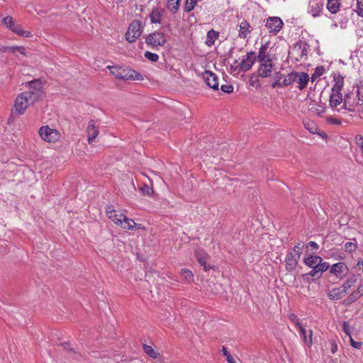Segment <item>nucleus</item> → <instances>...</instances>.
Masks as SVG:
<instances>
[{
	"instance_id": "nucleus-56",
	"label": "nucleus",
	"mask_w": 363,
	"mask_h": 363,
	"mask_svg": "<svg viewBox=\"0 0 363 363\" xmlns=\"http://www.w3.org/2000/svg\"><path fill=\"white\" fill-rule=\"evenodd\" d=\"M337 350V345L335 342L331 344V352L335 354Z\"/></svg>"
},
{
	"instance_id": "nucleus-52",
	"label": "nucleus",
	"mask_w": 363,
	"mask_h": 363,
	"mask_svg": "<svg viewBox=\"0 0 363 363\" xmlns=\"http://www.w3.org/2000/svg\"><path fill=\"white\" fill-rule=\"evenodd\" d=\"M327 121L330 124H335V125H340L341 124V121L340 119L335 118L333 117H328Z\"/></svg>"
},
{
	"instance_id": "nucleus-33",
	"label": "nucleus",
	"mask_w": 363,
	"mask_h": 363,
	"mask_svg": "<svg viewBox=\"0 0 363 363\" xmlns=\"http://www.w3.org/2000/svg\"><path fill=\"white\" fill-rule=\"evenodd\" d=\"M180 274L186 283H190L194 279V275L192 272L189 269H182Z\"/></svg>"
},
{
	"instance_id": "nucleus-2",
	"label": "nucleus",
	"mask_w": 363,
	"mask_h": 363,
	"mask_svg": "<svg viewBox=\"0 0 363 363\" xmlns=\"http://www.w3.org/2000/svg\"><path fill=\"white\" fill-rule=\"evenodd\" d=\"M38 134L42 140L50 143H55L60 139V132L48 125L40 127L38 130Z\"/></svg>"
},
{
	"instance_id": "nucleus-40",
	"label": "nucleus",
	"mask_w": 363,
	"mask_h": 363,
	"mask_svg": "<svg viewBox=\"0 0 363 363\" xmlns=\"http://www.w3.org/2000/svg\"><path fill=\"white\" fill-rule=\"evenodd\" d=\"M325 72V69L323 67H318L315 69L314 73L312 74L311 79L312 81L315 80L318 77H320Z\"/></svg>"
},
{
	"instance_id": "nucleus-28",
	"label": "nucleus",
	"mask_w": 363,
	"mask_h": 363,
	"mask_svg": "<svg viewBox=\"0 0 363 363\" xmlns=\"http://www.w3.org/2000/svg\"><path fill=\"white\" fill-rule=\"evenodd\" d=\"M340 0H328L326 7L331 13H337L340 9Z\"/></svg>"
},
{
	"instance_id": "nucleus-17",
	"label": "nucleus",
	"mask_w": 363,
	"mask_h": 363,
	"mask_svg": "<svg viewBox=\"0 0 363 363\" xmlns=\"http://www.w3.org/2000/svg\"><path fill=\"white\" fill-rule=\"evenodd\" d=\"M250 32V23L247 21L242 20L239 24L238 37L240 38H246Z\"/></svg>"
},
{
	"instance_id": "nucleus-45",
	"label": "nucleus",
	"mask_w": 363,
	"mask_h": 363,
	"mask_svg": "<svg viewBox=\"0 0 363 363\" xmlns=\"http://www.w3.org/2000/svg\"><path fill=\"white\" fill-rule=\"evenodd\" d=\"M140 191L144 195L150 196L153 193V189L152 187L148 186L147 184H143L140 187Z\"/></svg>"
},
{
	"instance_id": "nucleus-21",
	"label": "nucleus",
	"mask_w": 363,
	"mask_h": 363,
	"mask_svg": "<svg viewBox=\"0 0 363 363\" xmlns=\"http://www.w3.org/2000/svg\"><path fill=\"white\" fill-rule=\"evenodd\" d=\"M299 330V334L303 339L305 345L308 346H311L313 341H312V336H313V331L311 330H309L308 332L305 329L304 326L301 327Z\"/></svg>"
},
{
	"instance_id": "nucleus-58",
	"label": "nucleus",
	"mask_w": 363,
	"mask_h": 363,
	"mask_svg": "<svg viewBox=\"0 0 363 363\" xmlns=\"http://www.w3.org/2000/svg\"><path fill=\"white\" fill-rule=\"evenodd\" d=\"M305 127L309 130L311 133H314L315 130H317L316 127H309L308 123H305Z\"/></svg>"
},
{
	"instance_id": "nucleus-36",
	"label": "nucleus",
	"mask_w": 363,
	"mask_h": 363,
	"mask_svg": "<svg viewBox=\"0 0 363 363\" xmlns=\"http://www.w3.org/2000/svg\"><path fill=\"white\" fill-rule=\"evenodd\" d=\"M28 86L33 91H42L43 84L41 81L36 79L28 82Z\"/></svg>"
},
{
	"instance_id": "nucleus-10",
	"label": "nucleus",
	"mask_w": 363,
	"mask_h": 363,
	"mask_svg": "<svg viewBox=\"0 0 363 363\" xmlns=\"http://www.w3.org/2000/svg\"><path fill=\"white\" fill-rule=\"evenodd\" d=\"M348 271L349 268L345 262H342L333 264L330 269V273L335 274L340 279L345 277Z\"/></svg>"
},
{
	"instance_id": "nucleus-5",
	"label": "nucleus",
	"mask_w": 363,
	"mask_h": 363,
	"mask_svg": "<svg viewBox=\"0 0 363 363\" xmlns=\"http://www.w3.org/2000/svg\"><path fill=\"white\" fill-rule=\"evenodd\" d=\"M145 42L152 48H158L164 45L167 38L164 33L157 31L149 34L145 39Z\"/></svg>"
},
{
	"instance_id": "nucleus-9",
	"label": "nucleus",
	"mask_w": 363,
	"mask_h": 363,
	"mask_svg": "<svg viewBox=\"0 0 363 363\" xmlns=\"http://www.w3.org/2000/svg\"><path fill=\"white\" fill-rule=\"evenodd\" d=\"M257 60V55L255 52L250 51L245 56L242 57V60L240 64V68L243 72H247L251 69L252 65Z\"/></svg>"
},
{
	"instance_id": "nucleus-54",
	"label": "nucleus",
	"mask_w": 363,
	"mask_h": 363,
	"mask_svg": "<svg viewBox=\"0 0 363 363\" xmlns=\"http://www.w3.org/2000/svg\"><path fill=\"white\" fill-rule=\"evenodd\" d=\"M308 247L312 248L313 250H318V244L315 242H314V241H310L308 243Z\"/></svg>"
},
{
	"instance_id": "nucleus-62",
	"label": "nucleus",
	"mask_w": 363,
	"mask_h": 363,
	"mask_svg": "<svg viewBox=\"0 0 363 363\" xmlns=\"http://www.w3.org/2000/svg\"><path fill=\"white\" fill-rule=\"evenodd\" d=\"M357 96L359 97V101H360V105H362L363 104V96L361 97L360 96V93H359V91L358 90L357 91Z\"/></svg>"
},
{
	"instance_id": "nucleus-35",
	"label": "nucleus",
	"mask_w": 363,
	"mask_h": 363,
	"mask_svg": "<svg viewBox=\"0 0 363 363\" xmlns=\"http://www.w3.org/2000/svg\"><path fill=\"white\" fill-rule=\"evenodd\" d=\"M162 18V13L157 10H153L150 14V20L153 23H160Z\"/></svg>"
},
{
	"instance_id": "nucleus-32",
	"label": "nucleus",
	"mask_w": 363,
	"mask_h": 363,
	"mask_svg": "<svg viewBox=\"0 0 363 363\" xmlns=\"http://www.w3.org/2000/svg\"><path fill=\"white\" fill-rule=\"evenodd\" d=\"M179 6V0H167V8L173 13L177 12Z\"/></svg>"
},
{
	"instance_id": "nucleus-30",
	"label": "nucleus",
	"mask_w": 363,
	"mask_h": 363,
	"mask_svg": "<svg viewBox=\"0 0 363 363\" xmlns=\"http://www.w3.org/2000/svg\"><path fill=\"white\" fill-rule=\"evenodd\" d=\"M218 33L216 31L213 30H209L207 33L206 44L208 46H212L214 44L215 40L218 38Z\"/></svg>"
},
{
	"instance_id": "nucleus-43",
	"label": "nucleus",
	"mask_w": 363,
	"mask_h": 363,
	"mask_svg": "<svg viewBox=\"0 0 363 363\" xmlns=\"http://www.w3.org/2000/svg\"><path fill=\"white\" fill-rule=\"evenodd\" d=\"M145 57L151 62H157L159 60V55L157 54L148 51L145 52Z\"/></svg>"
},
{
	"instance_id": "nucleus-29",
	"label": "nucleus",
	"mask_w": 363,
	"mask_h": 363,
	"mask_svg": "<svg viewBox=\"0 0 363 363\" xmlns=\"http://www.w3.org/2000/svg\"><path fill=\"white\" fill-rule=\"evenodd\" d=\"M120 226L125 230H133L135 227L138 226L139 228L140 225H137L133 220L129 219L125 216V218L122 220V224Z\"/></svg>"
},
{
	"instance_id": "nucleus-7",
	"label": "nucleus",
	"mask_w": 363,
	"mask_h": 363,
	"mask_svg": "<svg viewBox=\"0 0 363 363\" xmlns=\"http://www.w3.org/2000/svg\"><path fill=\"white\" fill-rule=\"evenodd\" d=\"M28 94H20L16 99L15 101V110L19 114L22 115L28 106L32 104L27 97H30Z\"/></svg>"
},
{
	"instance_id": "nucleus-48",
	"label": "nucleus",
	"mask_w": 363,
	"mask_h": 363,
	"mask_svg": "<svg viewBox=\"0 0 363 363\" xmlns=\"http://www.w3.org/2000/svg\"><path fill=\"white\" fill-rule=\"evenodd\" d=\"M220 89L224 93L230 94L233 91V86L230 84H223L220 86Z\"/></svg>"
},
{
	"instance_id": "nucleus-4",
	"label": "nucleus",
	"mask_w": 363,
	"mask_h": 363,
	"mask_svg": "<svg viewBox=\"0 0 363 363\" xmlns=\"http://www.w3.org/2000/svg\"><path fill=\"white\" fill-rule=\"evenodd\" d=\"M142 34L141 22L138 20L133 21L128 28L125 33V39L129 43H134Z\"/></svg>"
},
{
	"instance_id": "nucleus-59",
	"label": "nucleus",
	"mask_w": 363,
	"mask_h": 363,
	"mask_svg": "<svg viewBox=\"0 0 363 363\" xmlns=\"http://www.w3.org/2000/svg\"><path fill=\"white\" fill-rule=\"evenodd\" d=\"M315 111L318 115H320L324 112V108L321 106H318Z\"/></svg>"
},
{
	"instance_id": "nucleus-53",
	"label": "nucleus",
	"mask_w": 363,
	"mask_h": 363,
	"mask_svg": "<svg viewBox=\"0 0 363 363\" xmlns=\"http://www.w3.org/2000/svg\"><path fill=\"white\" fill-rule=\"evenodd\" d=\"M356 143L360 147L361 150L363 151V137L359 135L356 138Z\"/></svg>"
},
{
	"instance_id": "nucleus-31",
	"label": "nucleus",
	"mask_w": 363,
	"mask_h": 363,
	"mask_svg": "<svg viewBox=\"0 0 363 363\" xmlns=\"http://www.w3.org/2000/svg\"><path fill=\"white\" fill-rule=\"evenodd\" d=\"M23 94H28L30 96V97H27L29 101L33 104H34L35 101H38L40 98H41V96H42V91H33V90H31V91H25V92H23Z\"/></svg>"
},
{
	"instance_id": "nucleus-57",
	"label": "nucleus",
	"mask_w": 363,
	"mask_h": 363,
	"mask_svg": "<svg viewBox=\"0 0 363 363\" xmlns=\"http://www.w3.org/2000/svg\"><path fill=\"white\" fill-rule=\"evenodd\" d=\"M274 77H275V81L274 82H281V77H282V74L280 73V72H276L275 73V75H274Z\"/></svg>"
},
{
	"instance_id": "nucleus-63",
	"label": "nucleus",
	"mask_w": 363,
	"mask_h": 363,
	"mask_svg": "<svg viewBox=\"0 0 363 363\" xmlns=\"http://www.w3.org/2000/svg\"><path fill=\"white\" fill-rule=\"evenodd\" d=\"M228 363H237L233 357H230L228 356Z\"/></svg>"
},
{
	"instance_id": "nucleus-18",
	"label": "nucleus",
	"mask_w": 363,
	"mask_h": 363,
	"mask_svg": "<svg viewBox=\"0 0 363 363\" xmlns=\"http://www.w3.org/2000/svg\"><path fill=\"white\" fill-rule=\"evenodd\" d=\"M297 74V83L298 84V89L300 90L304 89L309 81V76L306 72H295Z\"/></svg>"
},
{
	"instance_id": "nucleus-24",
	"label": "nucleus",
	"mask_w": 363,
	"mask_h": 363,
	"mask_svg": "<svg viewBox=\"0 0 363 363\" xmlns=\"http://www.w3.org/2000/svg\"><path fill=\"white\" fill-rule=\"evenodd\" d=\"M16 51L26 55L25 48L22 46H4L0 44V52H15Z\"/></svg>"
},
{
	"instance_id": "nucleus-51",
	"label": "nucleus",
	"mask_w": 363,
	"mask_h": 363,
	"mask_svg": "<svg viewBox=\"0 0 363 363\" xmlns=\"http://www.w3.org/2000/svg\"><path fill=\"white\" fill-rule=\"evenodd\" d=\"M320 271L323 272L327 271L328 269H330L331 267H330V264L328 262H320Z\"/></svg>"
},
{
	"instance_id": "nucleus-1",
	"label": "nucleus",
	"mask_w": 363,
	"mask_h": 363,
	"mask_svg": "<svg viewBox=\"0 0 363 363\" xmlns=\"http://www.w3.org/2000/svg\"><path fill=\"white\" fill-rule=\"evenodd\" d=\"M111 73L116 77L124 80H143V76L133 69H124L118 66H107Z\"/></svg>"
},
{
	"instance_id": "nucleus-38",
	"label": "nucleus",
	"mask_w": 363,
	"mask_h": 363,
	"mask_svg": "<svg viewBox=\"0 0 363 363\" xmlns=\"http://www.w3.org/2000/svg\"><path fill=\"white\" fill-rule=\"evenodd\" d=\"M288 318H289V320L291 321L293 323H294L298 329L301 328V327H303V325H301V323L299 321L298 318L294 313H289Z\"/></svg>"
},
{
	"instance_id": "nucleus-49",
	"label": "nucleus",
	"mask_w": 363,
	"mask_h": 363,
	"mask_svg": "<svg viewBox=\"0 0 363 363\" xmlns=\"http://www.w3.org/2000/svg\"><path fill=\"white\" fill-rule=\"evenodd\" d=\"M350 342H351V345L354 347V348H356V349H360L362 346V342H356L354 341L352 337H350Z\"/></svg>"
},
{
	"instance_id": "nucleus-3",
	"label": "nucleus",
	"mask_w": 363,
	"mask_h": 363,
	"mask_svg": "<svg viewBox=\"0 0 363 363\" xmlns=\"http://www.w3.org/2000/svg\"><path fill=\"white\" fill-rule=\"evenodd\" d=\"M2 23L6 26L8 29L19 36L26 38H30L32 36L30 32L23 30L20 25L16 23L14 19L11 16H6L4 18Z\"/></svg>"
},
{
	"instance_id": "nucleus-41",
	"label": "nucleus",
	"mask_w": 363,
	"mask_h": 363,
	"mask_svg": "<svg viewBox=\"0 0 363 363\" xmlns=\"http://www.w3.org/2000/svg\"><path fill=\"white\" fill-rule=\"evenodd\" d=\"M347 98V95L345 96L344 105L342 106L341 109L344 108L349 111L353 112L354 111V106L348 101Z\"/></svg>"
},
{
	"instance_id": "nucleus-22",
	"label": "nucleus",
	"mask_w": 363,
	"mask_h": 363,
	"mask_svg": "<svg viewBox=\"0 0 363 363\" xmlns=\"http://www.w3.org/2000/svg\"><path fill=\"white\" fill-rule=\"evenodd\" d=\"M267 44L262 45L259 50V54L257 56V60L259 62H267V61H271L269 55L267 52Z\"/></svg>"
},
{
	"instance_id": "nucleus-42",
	"label": "nucleus",
	"mask_w": 363,
	"mask_h": 363,
	"mask_svg": "<svg viewBox=\"0 0 363 363\" xmlns=\"http://www.w3.org/2000/svg\"><path fill=\"white\" fill-rule=\"evenodd\" d=\"M363 295V292L359 291V288L357 289V291L352 293L350 296L349 299L351 302H353L356 300H357L360 296Z\"/></svg>"
},
{
	"instance_id": "nucleus-60",
	"label": "nucleus",
	"mask_w": 363,
	"mask_h": 363,
	"mask_svg": "<svg viewBox=\"0 0 363 363\" xmlns=\"http://www.w3.org/2000/svg\"><path fill=\"white\" fill-rule=\"evenodd\" d=\"M222 352L223 355L226 357V360L228 361V356L230 357H233L227 351V349L225 347H223Z\"/></svg>"
},
{
	"instance_id": "nucleus-50",
	"label": "nucleus",
	"mask_w": 363,
	"mask_h": 363,
	"mask_svg": "<svg viewBox=\"0 0 363 363\" xmlns=\"http://www.w3.org/2000/svg\"><path fill=\"white\" fill-rule=\"evenodd\" d=\"M354 267L357 271L363 272V259L362 258L358 259L357 262Z\"/></svg>"
},
{
	"instance_id": "nucleus-27",
	"label": "nucleus",
	"mask_w": 363,
	"mask_h": 363,
	"mask_svg": "<svg viewBox=\"0 0 363 363\" xmlns=\"http://www.w3.org/2000/svg\"><path fill=\"white\" fill-rule=\"evenodd\" d=\"M359 277L360 274H352L348 278L346 282L343 284L342 288L343 291H345V294L347 293V290L357 282Z\"/></svg>"
},
{
	"instance_id": "nucleus-13",
	"label": "nucleus",
	"mask_w": 363,
	"mask_h": 363,
	"mask_svg": "<svg viewBox=\"0 0 363 363\" xmlns=\"http://www.w3.org/2000/svg\"><path fill=\"white\" fill-rule=\"evenodd\" d=\"M273 67L272 60L267 61V62H259V66L257 70L258 75L263 78L270 77L272 75Z\"/></svg>"
},
{
	"instance_id": "nucleus-19",
	"label": "nucleus",
	"mask_w": 363,
	"mask_h": 363,
	"mask_svg": "<svg viewBox=\"0 0 363 363\" xmlns=\"http://www.w3.org/2000/svg\"><path fill=\"white\" fill-rule=\"evenodd\" d=\"M196 257L199 262L203 267V269L206 272L208 271L211 267L206 264L207 259H208V255L205 252L202 250H198L196 252Z\"/></svg>"
},
{
	"instance_id": "nucleus-55",
	"label": "nucleus",
	"mask_w": 363,
	"mask_h": 363,
	"mask_svg": "<svg viewBox=\"0 0 363 363\" xmlns=\"http://www.w3.org/2000/svg\"><path fill=\"white\" fill-rule=\"evenodd\" d=\"M312 269H314L316 271V272L318 274V277L321 276L322 272L320 271V264L313 267Z\"/></svg>"
},
{
	"instance_id": "nucleus-20",
	"label": "nucleus",
	"mask_w": 363,
	"mask_h": 363,
	"mask_svg": "<svg viewBox=\"0 0 363 363\" xmlns=\"http://www.w3.org/2000/svg\"><path fill=\"white\" fill-rule=\"evenodd\" d=\"M299 259H296V257L292 254L288 253L286 257V269L288 272H291L294 270L296 267Z\"/></svg>"
},
{
	"instance_id": "nucleus-12",
	"label": "nucleus",
	"mask_w": 363,
	"mask_h": 363,
	"mask_svg": "<svg viewBox=\"0 0 363 363\" xmlns=\"http://www.w3.org/2000/svg\"><path fill=\"white\" fill-rule=\"evenodd\" d=\"M106 214L109 219L118 225L122 224V220L125 218V214L122 213L119 211L113 209L112 206L107 207Z\"/></svg>"
},
{
	"instance_id": "nucleus-61",
	"label": "nucleus",
	"mask_w": 363,
	"mask_h": 363,
	"mask_svg": "<svg viewBox=\"0 0 363 363\" xmlns=\"http://www.w3.org/2000/svg\"><path fill=\"white\" fill-rule=\"evenodd\" d=\"M311 277H318V274L316 272V271L314 269H312L311 272L308 274Z\"/></svg>"
},
{
	"instance_id": "nucleus-6",
	"label": "nucleus",
	"mask_w": 363,
	"mask_h": 363,
	"mask_svg": "<svg viewBox=\"0 0 363 363\" xmlns=\"http://www.w3.org/2000/svg\"><path fill=\"white\" fill-rule=\"evenodd\" d=\"M324 0H307V13L313 18L319 17L324 7Z\"/></svg>"
},
{
	"instance_id": "nucleus-14",
	"label": "nucleus",
	"mask_w": 363,
	"mask_h": 363,
	"mask_svg": "<svg viewBox=\"0 0 363 363\" xmlns=\"http://www.w3.org/2000/svg\"><path fill=\"white\" fill-rule=\"evenodd\" d=\"M296 79L297 74L295 72H291L284 77L281 82H274L272 84V86L273 88L287 86L296 82Z\"/></svg>"
},
{
	"instance_id": "nucleus-8",
	"label": "nucleus",
	"mask_w": 363,
	"mask_h": 363,
	"mask_svg": "<svg viewBox=\"0 0 363 363\" xmlns=\"http://www.w3.org/2000/svg\"><path fill=\"white\" fill-rule=\"evenodd\" d=\"M265 26L269 33H277L283 26V21L279 17L273 16L267 18Z\"/></svg>"
},
{
	"instance_id": "nucleus-47",
	"label": "nucleus",
	"mask_w": 363,
	"mask_h": 363,
	"mask_svg": "<svg viewBox=\"0 0 363 363\" xmlns=\"http://www.w3.org/2000/svg\"><path fill=\"white\" fill-rule=\"evenodd\" d=\"M342 328H343L342 330H343L344 333L347 335H348L350 337H352L351 336L352 328L347 322H346V321L343 322Z\"/></svg>"
},
{
	"instance_id": "nucleus-44",
	"label": "nucleus",
	"mask_w": 363,
	"mask_h": 363,
	"mask_svg": "<svg viewBox=\"0 0 363 363\" xmlns=\"http://www.w3.org/2000/svg\"><path fill=\"white\" fill-rule=\"evenodd\" d=\"M355 11L359 16L363 17V0H357Z\"/></svg>"
},
{
	"instance_id": "nucleus-39",
	"label": "nucleus",
	"mask_w": 363,
	"mask_h": 363,
	"mask_svg": "<svg viewBox=\"0 0 363 363\" xmlns=\"http://www.w3.org/2000/svg\"><path fill=\"white\" fill-rule=\"evenodd\" d=\"M196 0H186L184 10L189 13L192 11L196 4Z\"/></svg>"
},
{
	"instance_id": "nucleus-15",
	"label": "nucleus",
	"mask_w": 363,
	"mask_h": 363,
	"mask_svg": "<svg viewBox=\"0 0 363 363\" xmlns=\"http://www.w3.org/2000/svg\"><path fill=\"white\" fill-rule=\"evenodd\" d=\"M86 133L88 135V142L89 144H92L99 135V130L96 126V122L94 121L91 120L89 121Z\"/></svg>"
},
{
	"instance_id": "nucleus-16",
	"label": "nucleus",
	"mask_w": 363,
	"mask_h": 363,
	"mask_svg": "<svg viewBox=\"0 0 363 363\" xmlns=\"http://www.w3.org/2000/svg\"><path fill=\"white\" fill-rule=\"evenodd\" d=\"M342 95L341 91L333 92L330 94L329 104L333 109L336 108L338 105L342 102Z\"/></svg>"
},
{
	"instance_id": "nucleus-46",
	"label": "nucleus",
	"mask_w": 363,
	"mask_h": 363,
	"mask_svg": "<svg viewBox=\"0 0 363 363\" xmlns=\"http://www.w3.org/2000/svg\"><path fill=\"white\" fill-rule=\"evenodd\" d=\"M344 247L347 252H352L357 249V245L352 242H347L345 244Z\"/></svg>"
},
{
	"instance_id": "nucleus-37",
	"label": "nucleus",
	"mask_w": 363,
	"mask_h": 363,
	"mask_svg": "<svg viewBox=\"0 0 363 363\" xmlns=\"http://www.w3.org/2000/svg\"><path fill=\"white\" fill-rule=\"evenodd\" d=\"M303 247V245L301 243L295 245L294 248L289 252V254H292V255L295 256L296 259H300L301 252Z\"/></svg>"
},
{
	"instance_id": "nucleus-34",
	"label": "nucleus",
	"mask_w": 363,
	"mask_h": 363,
	"mask_svg": "<svg viewBox=\"0 0 363 363\" xmlns=\"http://www.w3.org/2000/svg\"><path fill=\"white\" fill-rule=\"evenodd\" d=\"M143 350L149 357L153 359H157L160 357V354L155 352L151 346L143 345Z\"/></svg>"
},
{
	"instance_id": "nucleus-11",
	"label": "nucleus",
	"mask_w": 363,
	"mask_h": 363,
	"mask_svg": "<svg viewBox=\"0 0 363 363\" xmlns=\"http://www.w3.org/2000/svg\"><path fill=\"white\" fill-rule=\"evenodd\" d=\"M203 79L209 87L214 90L218 89V78L215 73L206 70L203 74Z\"/></svg>"
},
{
	"instance_id": "nucleus-26",
	"label": "nucleus",
	"mask_w": 363,
	"mask_h": 363,
	"mask_svg": "<svg viewBox=\"0 0 363 363\" xmlns=\"http://www.w3.org/2000/svg\"><path fill=\"white\" fill-rule=\"evenodd\" d=\"M323 261L321 257L318 255H311L307 258H305L303 262L308 267L312 268L313 267L320 264Z\"/></svg>"
},
{
	"instance_id": "nucleus-25",
	"label": "nucleus",
	"mask_w": 363,
	"mask_h": 363,
	"mask_svg": "<svg viewBox=\"0 0 363 363\" xmlns=\"http://www.w3.org/2000/svg\"><path fill=\"white\" fill-rule=\"evenodd\" d=\"M345 291L342 289H334L328 292V298L330 300H339L345 296Z\"/></svg>"
},
{
	"instance_id": "nucleus-64",
	"label": "nucleus",
	"mask_w": 363,
	"mask_h": 363,
	"mask_svg": "<svg viewBox=\"0 0 363 363\" xmlns=\"http://www.w3.org/2000/svg\"><path fill=\"white\" fill-rule=\"evenodd\" d=\"M359 291L363 292V290L361 289V287H359Z\"/></svg>"
},
{
	"instance_id": "nucleus-23",
	"label": "nucleus",
	"mask_w": 363,
	"mask_h": 363,
	"mask_svg": "<svg viewBox=\"0 0 363 363\" xmlns=\"http://www.w3.org/2000/svg\"><path fill=\"white\" fill-rule=\"evenodd\" d=\"M333 81V92L341 91L344 85V77L340 74H334Z\"/></svg>"
}]
</instances>
